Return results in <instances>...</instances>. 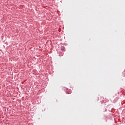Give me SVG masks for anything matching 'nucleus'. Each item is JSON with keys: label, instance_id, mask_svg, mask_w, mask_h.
I'll return each mask as SVG.
<instances>
[{"label": "nucleus", "instance_id": "nucleus-1", "mask_svg": "<svg viewBox=\"0 0 125 125\" xmlns=\"http://www.w3.org/2000/svg\"><path fill=\"white\" fill-rule=\"evenodd\" d=\"M61 49H62V50L64 49V46H62L61 47Z\"/></svg>", "mask_w": 125, "mask_h": 125}]
</instances>
